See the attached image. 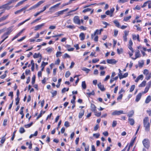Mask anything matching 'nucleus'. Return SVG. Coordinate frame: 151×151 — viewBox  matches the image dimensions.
Wrapping results in <instances>:
<instances>
[{
  "instance_id": "1",
  "label": "nucleus",
  "mask_w": 151,
  "mask_h": 151,
  "mask_svg": "<svg viewBox=\"0 0 151 151\" xmlns=\"http://www.w3.org/2000/svg\"><path fill=\"white\" fill-rule=\"evenodd\" d=\"M143 124L145 131L147 132L149 131L150 130V124L148 122V117H146L144 118Z\"/></svg>"
},
{
  "instance_id": "2",
  "label": "nucleus",
  "mask_w": 151,
  "mask_h": 151,
  "mask_svg": "<svg viewBox=\"0 0 151 151\" xmlns=\"http://www.w3.org/2000/svg\"><path fill=\"white\" fill-rule=\"evenodd\" d=\"M7 31L4 33L1 37V38L5 40L8 37L9 35L10 34L12 31V30L10 28H8L7 29Z\"/></svg>"
},
{
  "instance_id": "3",
  "label": "nucleus",
  "mask_w": 151,
  "mask_h": 151,
  "mask_svg": "<svg viewBox=\"0 0 151 151\" xmlns=\"http://www.w3.org/2000/svg\"><path fill=\"white\" fill-rule=\"evenodd\" d=\"M133 45V42L131 39H130L129 41L128 47L131 50V52H129V56L131 57L133 55V53L134 52V50L132 47Z\"/></svg>"
},
{
  "instance_id": "4",
  "label": "nucleus",
  "mask_w": 151,
  "mask_h": 151,
  "mask_svg": "<svg viewBox=\"0 0 151 151\" xmlns=\"http://www.w3.org/2000/svg\"><path fill=\"white\" fill-rule=\"evenodd\" d=\"M142 144L144 147L147 149H148L150 146V142L149 139L147 138L144 139L142 142Z\"/></svg>"
},
{
  "instance_id": "5",
  "label": "nucleus",
  "mask_w": 151,
  "mask_h": 151,
  "mask_svg": "<svg viewBox=\"0 0 151 151\" xmlns=\"http://www.w3.org/2000/svg\"><path fill=\"white\" fill-rule=\"evenodd\" d=\"M143 74L146 76L145 78V79L147 80H149L151 78V72L149 73L148 70L147 69H145L144 70Z\"/></svg>"
},
{
  "instance_id": "6",
  "label": "nucleus",
  "mask_w": 151,
  "mask_h": 151,
  "mask_svg": "<svg viewBox=\"0 0 151 151\" xmlns=\"http://www.w3.org/2000/svg\"><path fill=\"white\" fill-rule=\"evenodd\" d=\"M74 23L77 24H80V19L78 16L76 15L73 18Z\"/></svg>"
},
{
  "instance_id": "7",
  "label": "nucleus",
  "mask_w": 151,
  "mask_h": 151,
  "mask_svg": "<svg viewBox=\"0 0 151 151\" xmlns=\"http://www.w3.org/2000/svg\"><path fill=\"white\" fill-rule=\"evenodd\" d=\"M123 114L124 113V111L122 110L115 111L112 113V115H119L121 114Z\"/></svg>"
},
{
  "instance_id": "8",
  "label": "nucleus",
  "mask_w": 151,
  "mask_h": 151,
  "mask_svg": "<svg viewBox=\"0 0 151 151\" xmlns=\"http://www.w3.org/2000/svg\"><path fill=\"white\" fill-rule=\"evenodd\" d=\"M132 38L134 40H137L138 42H140V41L139 35V34H137V35H136L135 34L132 35Z\"/></svg>"
},
{
  "instance_id": "9",
  "label": "nucleus",
  "mask_w": 151,
  "mask_h": 151,
  "mask_svg": "<svg viewBox=\"0 0 151 151\" xmlns=\"http://www.w3.org/2000/svg\"><path fill=\"white\" fill-rule=\"evenodd\" d=\"M141 56L140 54V51L139 50H137L135 52V57H132V59L133 60H135L138 58L140 57Z\"/></svg>"
},
{
  "instance_id": "10",
  "label": "nucleus",
  "mask_w": 151,
  "mask_h": 151,
  "mask_svg": "<svg viewBox=\"0 0 151 151\" xmlns=\"http://www.w3.org/2000/svg\"><path fill=\"white\" fill-rule=\"evenodd\" d=\"M106 61L107 63L111 64H115L117 62V61L114 59H107Z\"/></svg>"
},
{
  "instance_id": "11",
  "label": "nucleus",
  "mask_w": 151,
  "mask_h": 151,
  "mask_svg": "<svg viewBox=\"0 0 151 151\" xmlns=\"http://www.w3.org/2000/svg\"><path fill=\"white\" fill-rule=\"evenodd\" d=\"M25 29H23L21 30L19 33H18L12 39V41H13L15 39L17 38L22 33L23 31Z\"/></svg>"
},
{
  "instance_id": "12",
  "label": "nucleus",
  "mask_w": 151,
  "mask_h": 151,
  "mask_svg": "<svg viewBox=\"0 0 151 151\" xmlns=\"http://www.w3.org/2000/svg\"><path fill=\"white\" fill-rule=\"evenodd\" d=\"M98 86L101 91H104L106 90V88L104 87V85H102L101 82L99 83L98 84Z\"/></svg>"
},
{
  "instance_id": "13",
  "label": "nucleus",
  "mask_w": 151,
  "mask_h": 151,
  "mask_svg": "<svg viewBox=\"0 0 151 151\" xmlns=\"http://www.w3.org/2000/svg\"><path fill=\"white\" fill-rule=\"evenodd\" d=\"M128 73L127 72L124 74L123 75L122 73H118V75L120 79L124 78L127 77L128 76Z\"/></svg>"
},
{
  "instance_id": "14",
  "label": "nucleus",
  "mask_w": 151,
  "mask_h": 151,
  "mask_svg": "<svg viewBox=\"0 0 151 151\" xmlns=\"http://www.w3.org/2000/svg\"><path fill=\"white\" fill-rule=\"evenodd\" d=\"M142 94V93L140 92L138 93V94L136 96L135 100V101L136 102H137L139 101L141 98Z\"/></svg>"
},
{
  "instance_id": "15",
  "label": "nucleus",
  "mask_w": 151,
  "mask_h": 151,
  "mask_svg": "<svg viewBox=\"0 0 151 151\" xmlns=\"http://www.w3.org/2000/svg\"><path fill=\"white\" fill-rule=\"evenodd\" d=\"M45 25V23H42L40 24L37 25L35 27L34 30L35 31H37L41 29L42 27Z\"/></svg>"
},
{
  "instance_id": "16",
  "label": "nucleus",
  "mask_w": 151,
  "mask_h": 151,
  "mask_svg": "<svg viewBox=\"0 0 151 151\" xmlns=\"http://www.w3.org/2000/svg\"><path fill=\"white\" fill-rule=\"evenodd\" d=\"M103 31V29H96L93 34H92L91 35V38L93 39V37L95 36L96 33H97V32H99V34H101V32L102 31Z\"/></svg>"
},
{
  "instance_id": "17",
  "label": "nucleus",
  "mask_w": 151,
  "mask_h": 151,
  "mask_svg": "<svg viewBox=\"0 0 151 151\" xmlns=\"http://www.w3.org/2000/svg\"><path fill=\"white\" fill-rule=\"evenodd\" d=\"M68 9H66L63 10L56 12L55 14L58 15L55 17H58L60 15L63 14L64 12L67 11Z\"/></svg>"
},
{
  "instance_id": "18",
  "label": "nucleus",
  "mask_w": 151,
  "mask_h": 151,
  "mask_svg": "<svg viewBox=\"0 0 151 151\" xmlns=\"http://www.w3.org/2000/svg\"><path fill=\"white\" fill-rule=\"evenodd\" d=\"M65 47L67 49L68 51H73L74 49V48L73 47H71V46L70 45H66Z\"/></svg>"
},
{
  "instance_id": "19",
  "label": "nucleus",
  "mask_w": 151,
  "mask_h": 151,
  "mask_svg": "<svg viewBox=\"0 0 151 151\" xmlns=\"http://www.w3.org/2000/svg\"><path fill=\"white\" fill-rule=\"evenodd\" d=\"M144 78L143 76L142 75H140L138 76L136 79L135 80V81L136 83H137L139 80H143Z\"/></svg>"
},
{
  "instance_id": "20",
  "label": "nucleus",
  "mask_w": 151,
  "mask_h": 151,
  "mask_svg": "<svg viewBox=\"0 0 151 151\" xmlns=\"http://www.w3.org/2000/svg\"><path fill=\"white\" fill-rule=\"evenodd\" d=\"M9 15L8 14L6 16H3L0 18V22L4 21L6 20L9 17Z\"/></svg>"
},
{
  "instance_id": "21",
  "label": "nucleus",
  "mask_w": 151,
  "mask_h": 151,
  "mask_svg": "<svg viewBox=\"0 0 151 151\" xmlns=\"http://www.w3.org/2000/svg\"><path fill=\"white\" fill-rule=\"evenodd\" d=\"M85 110L84 109H81L79 114L78 117L79 119L82 118L84 115Z\"/></svg>"
},
{
  "instance_id": "22",
  "label": "nucleus",
  "mask_w": 151,
  "mask_h": 151,
  "mask_svg": "<svg viewBox=\"0 0 151 151\" xmlns=\"http://www.w3.org/2000/svg\"><path fill=\"white\" fill-rule=\"evenodd\" d=\"M128 120V122H129L130 125L133 126L134 124V121L133 119L131 118H129Z\"/></svg>"
},
{
  "instance_id": "23",
  "label": "nucleus",
  "mask_w": 151,
  "mask_h": 151,
  "mask_svg": "<svg viewBox=\"0 0 151 151\" xmlns=\"http://www.w3.org/2000/svg\"><path fill=\"white\" fill-rule=\"evenodd\" d=\"M151 101V97L149 95L147 97V98L145 101V103L146 104H148Z\"/></svg>"
},
{
  "instance_id": "24",
  "label": "nucleus",
  "mask_w": 151,
  "mask_h": 151,
  "mask_svg": "<svg viewBox=\"0 0 151 151\" xmlns=\"http://www.w3.org/2000/svg\"><path fill=\"white\" fill-rule=\"evenodd\" d=\"M42 56V55L40 52L38 53H35L33 55V57L34 58H36L39 57H41Z\"/></svg>"
},
{
  "instance_id": "25",
  "label": "nucleus",
  "mask_w": 151,
  "mask_h": 151,
  "mask_svg": "<svg viewBox=\"0 0 151 151\" xmlns=\"http://www.w3.org/2000/svg\"><path fill=\"white\" fill-rule=\"evenodd\" d=\"M47 62H45L44 61H42V64L41 65V67L42 68V70H43V69H44L46 65L48 64Z\"/></svg>"
},
{
  "instance_id": "26",
  "label": "nucleus",
  "mask_w": 151,
  "mask_h": 151,
  "mask_svg": "<svg viewBox=\"0 0 151 151\" xmlns=\"http://www.w3.org/2000/svg\"><path fill=\"white\" fill-rule=\"evenodd\" d=\"M45 1V0L41 1L38 2L37 4L35 5V7L37 8L41 4L44 3Z\"/></svg>"
},
{
  "instance_id": "27",
  "label": "nucleus",
  "mask_w": 151,
  "mask_h": 151,
  "mask_svg": "<svg viewBox=\"0 0 151 151\" xmlns=\"http://www.w3.org/2000/svg\"><path fill=\"white\" fill-rule=\"evenodd\" d=\"M79 37L80 38V40H83L85 38V35H84L83 33H81L79 35Z\"/></svg>"
},
{
  "instance_id": "28",
  "label": "nucleus",
  "mask_w": 151,
  "mask_h": 151,
  "mask_svg": "<svg viewBox=\"0 0 151 151\" xmlns=\"http://www.w3.org/2000/svg\"><path fill=\"white\" fill-rule=\"evenodd\" d=\"M146 82L145 81H143L139 85V87H143L145 86L146 84Z\"/></svg>"
},
{
  "instance_id": "29",
  "label": "nucleus",
  "mask_w": 151,
  "mask_h": 151,
  "mask_svg": "<svg viewBox=\"0 0 151 151\" xmlns=\"http://www.w3.org/2000/svg\"><path fill=\"white\" fill-rule=\"evenodd\" d=\"M26 145H29L28 148L29 149H31L32 148V142L30 141L29 143L28 142H27L26 143Z\"/></svg>"
},
{
  "instance_id": "30",
  "label": "nucleus",
  "mask_w": 151,
  "mask_h": 151,
  "mask_svg": "<svg viewBox=\"0 0 151 151\" xmlns=\"http://www.w3.org/2000/svg\"><path fill=\"white\" fill-rule=\"evenodd\" d=\"M134 112L133 110H131L129 111V113L128 114L127 116L129 118L132 117L134 114Z\"/></svg>"
},
{
  "instance_id": "31",
  "label": "nucleus",
  "mask_w": 151,
  "mask_h": 151,
  "mask_svg": "<svg viewBox=\"0 0 151 151\" xmlns=\"http://www.w3.org/2000/svg\"><path fill=\"white\" fill-rule=\"evenodd\" d=\"M134 26L136 27L137 28V30L138 31H142V29L141 27H140V25L139 24H138L137 25H134Z\"/></svg>"
},
{
  "instance_id": "32",
  "label": "nucleus",
  "mask_w": 151,
  "mask_h": 151,
  "mask_svg": "<svg viewBox=\"0 0 151 151\" xmlns=\"http://www.w3.org/2000/svg\"><path fill=\"white\" fill-rule=\"evenodd\" d=\"M113 22L115 24V26L118 28H120V25L119 22L117 20H115L113 21Z\"/></svg>"
},
{
  "instance_id": "33",
  "label": "nucleus",
  "mask_w": 151,
  "mask_h": 151,
  "mask_svg": "<svg viewBox=\"0 0 151 151\" xmlns=\"http://www.w3.org/2000/svg\"><path fill=\"white\" fill-rule=\"evenodd\" d=\"M26 9V7H23V8H22L21 9L19 10H18L16 11L15 12L14 14H17L19 13H20V12H21L23 10L25 9Z\"/></svg>"
},
{
  "instance_id": "34",
  "label": "nucleus",
  "mask_w": 151,
  "mask_h": 151,
  "mask_svg": "<svg viewBox=\"0 0 151 151\" xmlns=\"http://www.w3.org/2000/svg\"><path fill=\"white\" fill-rule=\"evenodd\" d=\"M91 110L92 111H93V110L95 111V110H96V107L94 104H91Z\"/></svg>"
},
{
  "instance_id": "35",
  "label": "nucleus",
  "mask_w": 151,
  "mask_h": 151,
  "mask_svg": "<svg viewBox=\"0 0 151 151\" xmlns=\"http://www.w3.org/2000/svg\"><path fill=\"white\" fill-rule=\"evenodd\" d=\"M82 87L83 89H85L86 87V86L85 81H83L82 82L81 84Z\"/></svg>"
},
{
  "instance_id": "36",
  "label": "nucleus",
  "mask_w": 151,
  "mask_h": 151,
  "mask_svg": "<svg viewBox=\"0 0 151 151\" xmlns=\"http://www.w3.org/2000/svg\"><path fill=\"white\" fill-rule=\"evenodd\" d=\"M6 135V134L5 135L3 136L1 138V144H3L6 140V137L5 136Z\"/></svg>"
},
{
  "instance_id": "37",
  "label": "nucleus",
  "mask_w": 151,
  "mask_h": 151,
  "mask_svg": "<svg viewBox=\"0 0 151 151\" xmlns=\"http://www.w3.org/2000/svg\"><path fill=\"white\" fill-rule=\"evenodd\" d=\"M33 124V122H31L29 124L25 125L24 127L25 128H27L31 127L32 125Z\"/></svg>"
},
{
  "instance_id": "38",
  "label": "nucleus",
  "mask_w": 151,
  "mask_h": 151,
  "mask_svg": "<svg viewBox=\"0 0 151 151\" xmlns=\"http://www.w3.org/2000/svg\"><path fill=\"white\" fill-rule=\"evenodd\" d=\"M131 18V16H129L128 17H124V18L123 19V21H124L127 22L129 19H130Z\"/></svg>"
},
{
  "instance_id": "39",
  "label": "nucleus",
  "mask_w": 151,
  "mask_h": 151,
  "mask_svg": "<svg viewBox=\"0 0 151 151\" xmlns=\"http://www.w3.org/2000/svg\"><path fill=\"white\" fill-rule=\"evenodd\" d=\"M38 134V132L37 131H36L34 134H31L29 136V138L30 139L33 136H36Z\"/></svg>"
},
{
  "instance_id": "40",
  "label": "nucleus",
  "mask_w": 151,
  "mask_h": 151,
  "mask_svg": "<svg viewBox=\"0 0 151 151\" xmlns=\"http://www.w3.org/2000/svg\"><path fill=\"white\" fill-rule=\"evenodd\" d=\"M16 2L15 0H11L9 1L8 3L4 4V5H5L6 6H7V5H9L11 4L12 3H13Z\"/></svg>"
},
{
  "instance_id": "41",
  "label": "nucleus",
  "mask_w": 151,
  "mask_h": 151,
  "mask_svg": "<svg viewBox=\"0 0 151 151\" xmlns=\"http://www.w3.org/2000/svg\"><path fill=\"white\" fill-rule=\"evenodd\" d=\"M150 87V86H149L148 87L146 86L145 87V89L144 90V91L142 92V93H146L148 91Z\"/></svg>"
},
{
  "instance_id": "42",
  "label": "nucleus",
  "mask_w": 151,
  "mask_h": 151,
  "mask_svg": "<svg viewBox=\"0 0 151 151\" xmlns=\"http://www.w3.org/2000/svg\"><path fill=\"white\" fill-rule=\"evenodd\" d=\"M25 131L24 128L21 127L20 128L19 132L21 134H22L25 132Z\"/></svg>"
},
{
  "instance_id": "43",
  "label": "nucleus",
  "mask_w": 151,
  "mask_h": 151,
  "mask_svg": "<svg viewBox=\"0 0 151 151\" xmlns=\"http://www.w3.org/2000/svg\"><path fill=\"white\" fill-rule=\"evenodd\" d=\"M91 9L89 8H87L83 10L82 12L84 13H85L86 12H89L91 11Z\"/></svg>"
},
{
  "instance_id": "44",
  "label": "nucleus",
  "mask_w": 151,
  "mask_h": 151,
  "mask_svg": "<svg viewBox=\"0 0 151 151\" xmlns=\"http://www.w3.org/2000/svg\"><path fill=\"white\" fill-rule=\"evenodd\" d=\"M149 2V0L145 2L143 4V5L141 6V7L143 8L147 6V4H148Z\"/></svg>"
},
{
  "instance_id": "45",
  "label": "nucleus",
  "mask_w": 151,
  "mask_h": 151,
  "mask_svg": "<svg viewBox=\"0 0 151 151\" xmlns=\"http://www.w3.org/2000/svg\"><path fill=\"white\" fill-rule=\"evenodd\" d=\"M114 10V8H112L110 10V17H112L113 16V13Z\"/></svg>"
},
{
  "instance_id": "46",
  "label": "nucleus",
  "mask_w": 151,
  "mask_h": 151,
  "mask_svg": "<svg viewBox=\"0 0 151 151\" xmlns=\"http://www.w3.org/2000/svg\"><path fill=\"white\" fill-rule=\"evenodd\" d=\"M61 79L60 78L58 80V82L57 84L56 85V86L57 88H58L60 85V82L61 81Z\"/></svg>"
},
{
  "instance_id": "47",
  "label": "nucleus",
  "mask_w": 151,
  "mask_h": 151,
  "mask_svg": "<svg viewBox=\"0 0 151 151\" xmlns=\"http://www.w3.org/2000/svg\"><path fill=\"white\" fill-rule=\"evenodd\" d=\"M82 70L85 71L87 73H88L90 70L89 69L86 68H84Z\"/></svg>"
},
{
  "instance_id": "48",
  "label": "nucleus",
  "mask_w": 151,
  "mask_h": 151,
  "mask_svg": "<svg viewBox=\"0 0 151 151\" xmlns=\"http://www.w3.org/2000/svg\"><path fill=\"white\" fill-rule=\"evenodd\" d=\"M60 4V3H59L58 4H57L55 5H54L53 6H51L50 8V9H51L53 8H55L56 7H58V6Z\"/></svg>"
},
{
  "instance_id": "49",
  "label": "nucleus",
  "mask_w": 151,
  "mask_h": 151,
  "mask_svg": "<svg viewBox=\"0 0 151 151\" xmlns=\"http://www.w3.org/2000/svg\"><path fill=\"white\" fill-rule=\"evenodd\" d=\"M70 75V73L69 71H67L65 74V76L66 78L68 77Z\"/></svg>"
},
{
  "instance_id": "50",
  "label": "nucleus",
  "mask_w": 151,
  "mask_h": 151,
  "mask_svg": "<svg viewBox=\"0 0 151 151\" xmlns=\"http://www.w3.org/2000/svg\"><path fill=\"white\" fill-rule=\"evenodd\" d=\"M134 88H135V85H132L131 86L130 89V91H129L130 92H132V91H134Z\"/></svg>"
},
{
  "instance_id": "51",
  "label": "nucleus",
  "mask_w": 151,
  "mask_h": 151,
  "mask_svg": "<svg viewBox=\"0 0 151 151\" xmlns=\"http://www.w3.org/2000/svg\"><path fill=\"white\" fill-rule=\"evenodd\" d=\"M19 100L20 99L19 97H16L15 98V101H16L15 104L16 105H17L19 104Z\"/></svg>"
},
{
  "instance_id": "52",
  "label": "nucleus",
  "mask_w": 151,
  "mask_h": 151,
  "mask_svg": "<svg viewBox=\"0 0 151 151\" xmlns=\"http://www.w3.org/2000/svg\"><path fill=\"white\" fill-rule=\"evenodd\" d=\"M67 28H70L71 29H74L75 28V26L74 25H68L66 26Z\"/></svg>"
},
{
  "instance_id": "53",
  "label": "nucleus",
  "mask_w": 151,
  "mask_h": 151,
  "mask_svg": "<svg viewBox=\"0 0 151 151\" xmlns=\"http://www.w3.org/2000/svg\"><path fill=\"white\" fill-rule=\"evenodd\" d=\"M86 94L88 95L89 96L91 95H94L95 94V93L93 91L91 92L87 93Z\"/></svg>"
},
{
  "instance_id": "54",
  "label": "nucleus",
  "mask_w": 151,
  "mask_h": 151,
  "mask_svg": "<svg viewBox=\"0 0 151 151\" xmlns=\"http://www.w3.org/2000/svg\"><path fill=\"white\" fill-rule=\"evenodd\" d=\"M63 34H59L58 35L52 36V37L54 38V37H60L63 36Z\"/></svg>"
},
{
  "instance_id": "55",
  "label": "nucleus",
  "mask_w": 151,
  "mask_h": 151,
  "mask_svg": "<svg viewBox=\"0 0 151 151\" xmlns=\"http://www.w3.org/2000/svg\"><path fill=\"white\" fill-rule=\"evenodd\" d=\"M23 3L22 1H21L17 4L15 5V7H17L20 5L22 4Z\"/></svg>"
},
{
  "instance_id": "56",
  "label": "nucleus",
  "mask_w": 151,
  "mask_h": 151,
  "mask_svg": "<svg viewBox=\"0 0 151 151\" xmlns=\"http://www.w3.org/2000/svg\"><path fill=\"white\" fill-rule=\"evenodd\" d=\"M117 124V122L116 121H113L112 124V127H114L116 126Z\"/></svg>"
},
{
  "instance_id": "57",
  "label": "nucleus",
  "mask_w": 151,
  "mask_h": 151,
  "mask_svg": "<svg viewBox=\"0 0 151 151\" xmlns=\"http://www.w3.org/2000/svg\"><path fill=\"white\" fill-rule=\"evenodd\" d=\"M41 19V17H39L38 18L36 19H35V20H34L32 22H31V24H32L35 23V22H37V21L40 20V19Z\"/></svg>"
},
{
  "instance_id": "58",
  "label": "nucleus",
  "mask_w": 151,
  "mask_h": 151,
  "mask_svg": "<svg viewBox=\"0 0 151 151\" xmlns=\"http://www.w3.org/2000/svg\"><path fill=\"white\" fill-rule=\"evenodd\" d=\"M64 126L66 127H69L70 124L69 122L68 121H65L64 123Z\"/></svg>"
},
{
  "instance_id": "59",
  "label": "nucleus",
  "mask_w": 151,
  "mask_h": 151,
  "mask_svg": "<svg viewBox=\"0 0 151 151\" xmlns=\"http://www.w3.org/2000/svg\"><path fill=\"white\" fill-rule=\"evenodd\" d=\"M117 53L119 54H121L122 52L123 51V49L122 48H121L120 50L118 48L117 49Z\"/></svg>"
},
{
  "instance_id": "60",
  "label": "nucleus",
  "mask_w": 151,
  "mask_h": 151,
  "mask_svg": "<svg viewBox=\"0 0 151 151\" xmlns=\"http://www.w3.org/2000/svg\"><path fill=\"white\" fill-rule=\"evenodd\" d=\"M99 61V59L98 58L93 59L92 60V62L93 63H95Z\"/></svg>"
},
{
  "instance_id": "61",
  "label": "nucleus",
  "mask_w": 151,
  "mask_h": 151,
  "mask_svg": "<svg viewBox=\"0 0 151 151\" xmlns=\"http://www.w3.org/2000/svg\"><path fill=\"white\" fill-rule=\"evenodd\" d=\"M79 28L83 30H86L87 29V28L86 27H84L83 26H81L79 27Z\"/></svg>"
},
{
  "instance_id": "62",
  "label": "nucleus",
  "mask_w": 151,
  "mask_h": 151,
  "mask_svg": "<svg viewBox=\"0 0 151 151\" xmlns=\"http://www.w3.org/2000/svg\"><path fill=\"white\" fill-rule=\"evenodd\" d=\"M95 115L96 116L99 117L101 116V112H96L95 114Z\"/></svg>"
},
{
  "instance_id": "63",
  "label": "nucleus",
  "mask_w": 151,
  "mask_h": 151,
  "mask_svg": "<svg viewBox=\"0 0 151 151\" xmlns=\"http://www.w3.org/2000/svg\"><path fill=\"white\" fill-rule=\"evenodd\" d=\"M93 135V136L95 137L96 138H98L100 136V134L99 133L94 134Z\"/></svg>"
},
{
  "instance_id": "64",
  "label": "nucleus",
  "mask_w": 151,
  "mask_h": 151,
  "mask_svg": "<svg viewBox=\"0 0 151 151\" xmlns=\"http://www.w3.org/2000/svg\"><path fill=\"white\" fill-rule=\"evenodd\" d=\"M69 89V88H68L67 89H66L65 88H64L62 90V93H64L66 91H68Z\"/></svg>"
}]
</instances>
